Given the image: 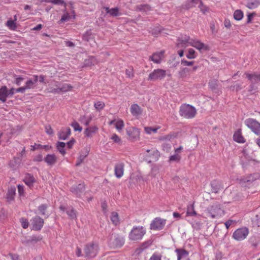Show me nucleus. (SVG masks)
Segmentation results:
<instances>
[{
    "label": "nucleus",
    "mask_w": 260,
    "mask_h": 260,
    "mask_svg": "<svg viewBox=\"0 0 260 260\" xmlns=\"http://www.w3.org/2000/svg\"><path fill=\"white\" fill-rule=\"evenodd\" d=\"M18 187V191L20 196H24V189L23 185L19 184L17 186Z\"/></svg>",
    "instance_id": "680f3d73"
},
{
    "label": "nucleus",
    "mask_w": 260,
    "mask_h": 260,
    "mask_svg": "<svg viewBox=\"0 0 260 260\" xmlns=\"http://www.w3.org/2000/svg\"><path fill=\"white\" fill-rule=\"evenodd\" d=\"M67 214L72 219L76 218V211L72 208L67 211Z\"/></svg>",
    "instance_id": "09e8293b"
},
{
    "label": "nucleus",
    "mask_w": 260,
    "mask_h": 260,
    "mask_svg": "<svg viewBox=\"0 0 260 260\" xmlns=\"http://www.w3.org/2000/svg\"><path fill=\"white\" fill-rule=\"evenodd\" d=\"M245 124L256 135L260 134V123L255 119L249 118L245 120Z\"/></svg>",
    "instance_id": "0eeeda50"
},
{
    "label": "nucleus",
    "mask_w": 260,
    "mask_h": 260,
    "mask_svg": "<svg viewBox=\"0 0 260 260\" xmlns=\"http://www.w3.org/2000/svg\"><path fill=\"white\" fill-rule=\"evenodd\" d=\"M71 135V129L67 127L62 129L58 134V138L61 140H66Z\"/></svg>",
    "instance_id": "393cba45"
},
{
    "label": "nucleus",
    "mask_w": 260,
    "mask_h": 260,
    "mask_svg": "<svg viewBox=\"0 0 260 260\" xmlns=\"http://www.w3.org/2000/svg\"><path fill=\"white\" fill-rule=\"evenodd\" d=\"M167 72L166 70L161 69H155L149 74L148 80L153 81L161 80L165 78Z\"/></svg>",
    "instance_id": "423d86ee"
},
{
    "label": "nucleus",
    "mask_w": 260,
    "mask_h": 260,
    "mask_svg": "<svg viewBox=\"0 0 260 260\" xmlns=\"http://www.w3.org/2000/svg\"><path fill=\"white\" fill-rule=\"evenodd\" d=\"M100 247L96 242H91L86 244L83 248L84 257L87 258H92L96 256Z\"/></svg>",
    "instance_id": "f257e3e1"
},
{
    "label": "nucleus",
    "mask_w": 260,
    "mask_h": 260,
    "mask_svg": "<svg viewBox=\"0 0 260 260\" xmlns=\"http://www.w3.org/2000/svg\"><path fill=\"white\" fill-rule=\"evenodd\" d=\"M65 146H66V143L64 142H58L56 144V148H57V150L62 155H64L66 153V152L64 150Z\"/></svg>",
    "instance_id": "e433bc0d"
},
{
    "label": "nucleus",
    "mask_w": 260,
    "mask_h": 260,
    "mask_svg": "<svg viewBox=\"0 0 260 260\" xmlns=\"http://www.w3.org/2000/svg\"><path fill=\"white\" fill-rule=\"evenodd\" d=\"M8 97L7 87L6 86H2L0 88V101L2 103H5Z\"/></svg>",
    "instance_id": "a878e982"
},
{
    "label": "nucleus",
    "mask_w": 260,
    "mask_h": 260,
    "mask_svg": "<svg viewBox=\"0 0 260 260\" xmlns=\"http://www.w3.org/2000/svg\"><path fill=\"white\" fill-rule=\"evenodd\" d=\"M6 26L11 30H15L17 28L16 22L12 20H9L7 21Z\"/></svg>",
    "instance_id": "a19ab883"
},
{
    "label": "nucleus",
    "mask_w": 260,
    "mask_h": 260,
    "mask_svg": "<svg viewBox=\"0 0 260 260\" xmlns=\"http://www.w3.org/2000/svg\"><path fill=\"white\" fill-rule=\"evenodd\" d=\"M189 45L194 47L199 51H201L202 50H209V47L207 45L196 39L190 38Z\"/></svg>",
    "instance_id": "9b49d317"
},
{
    "label": "nucleus",
    "mask_w": 260,
    "mask_h": 260,
    "mask_svg": "<svg viewBox=\"0 0 260 260\" xmlns=\"http://www.w3.org/2000/svg\"><path fill=\"white\" fill-rule=\"evenodd\" d=\"M45 132L49 135H51L53 134V130L50 125H46L45 127Z\"/></svg>",
    "instance_id": "13d9d810"
},
{
    "label": "nucleus",
    "mask_w": 260,
    "mask_h": 260,
    "mask_svg": "<svg viewBox=\"0 0 260 260\" xmlns=\"http://www.w3.org/2000/svg\"><path fill=\"white\" fill-rule=\"evenodd\" d=\"M20 222L21 223V225L23 229H27L29 225V222L28 220L25 218H21L20 219Z\"/></svg>",
    "instance_id": "3c124183"
},
{
    "label": "nucleus",
    "mask_w": 260,
    "mask_h": 260,
    "mask_svg": "<svg viewBox=\"0 0 260 260\" xmlns=\"http://www.w3.org/2000/svg\"><path fill=\"white\" fill-rule=\"evenodd\" d=\"M32 230L35 231H40L44 225V220L39 216H36L32 218L31 220Z\"/></svg>",
    "instance_id": "ddd939ff"
},
{
    "label": "nucleus",
    "mask_w": 260,
    "mask_h": 260,
    "mask_svg": "<svg viewBox=\"0 0 260 260\" xmlns=\"http://www.w3.org/2000/svg\"><path fill=\"white\" fill-rule=\"evenodd\" d=\"M189 72V69L187 68H183L180 72L179 74L182 77L185 76L186 74Z\"/></svg>",
    "instance_id": "e2e57ef3"
},
{
    "label": "nucleus",
    "mask_w": 260,
    "mask_h": 260,
    "mask_svg": "<svg viewBox=\"0 0 260 260\" xmlns=\"http://www.w3.org/2000/svg\"><path fill=\"white\" fill-rule=\"evenodd\" d=\"M16 194V188L15 187H10L9 188L7 193L6 199L7 201L11 202L14 199Z\"/></svg>",
    "instance_id": "c85d7f7f"
},
{
    "label": "nucleus",
    "mask_w": 260,
    "mask_h": 260,
    "mask_svg": "<svg viewBox=\"0 0 260 260\" xmlns=\"http://www.w3.org/2000/svg\"><path fill=\"white\" fill-rule=\"evenodd\" d=\"M166 223V219L160 217L155 218L150 225V228L152 230H161Z\"/></svg>",
    "instance_id": "1a4fd4ad"
},
{
    "label": "nucleus",
    "mask_w": 260,
    "mask_h": 260,
    "mask_svg": "<svg viewBox=\"0 0 260 260\" xmlns=\"http://www.w3.org/2000/svg\"><path fill=\"white\" fill-rule=\"evenodd\" d=\"M165 50L154 52L149 57V59L155 63H160L165 58Z\"/></svg>",
    "instance_id": "f8f14e48"
},
{
    "label": "nucleus",
    "mask_w": 260,
    "mask_h": 260,
    "mask_svg": "<svg viewBox=\"0 0 260 260\" xmlns=\"http://www.w3.org/2000/svg\"><path fill=\"white\" fill-rule=\"evenodd\" d=\"M181 116L187 119L194 118L197 114L196 109L189 104H183L180 107L179 111Z\"/></svg>",
    "instance_id": "f03ea898"
},
{
    "label": "nucleus",
    "mask_w": 260,
    "mask_h": 260,
    "mask_svg": "<svg viewBox=\"0 0 260 260\" xmlns=\"http://www.w3.org/2000/svg\"><path fill=\"white\" fill-rule=\"evenodd\" d=\"M99 128L96 125H92L87 127L84 131V134L85 137L91 138L93 135L98 133Z\"/></svg>",
    "instance_id": "a211bd4d"
},
{
    "label": "nucleus",
    "mask_w": 260,
    "mask_h": 260,
    "mask_svg": "<svg viewBox=\"0 0 260 260\" xmlns=\"http://www.w3.org/2000/svg\"><path fill=\"white\" fill-rule=\"evenodd\" d=\"M104 9L105 10L106 13L109 14L110 16L113 17H116L120 15L119 10L118 8H109V7H104Z\"/></svg>",
    "instance_id": "cd10ccee"
},
{
    "label": "nucleus",
    "mask_w": 260,
    "mask_h": 260,
    "mask_svg": "<svg viewBox=\"0 0 260 260\" xmlns=\"http://www.w3.org/2000/svg\"><path fill=\"white\" fill-rule=\"evenodd\" d=\"M109 125H112L114 124L115 125V127L116 129V130L119 132L120 133L124 126V123L123 120L120 118L118 119H115L114 120H112L110 121L109 122Z\"/></svg>",
    "instance_id": "2eb2a0df"
},
{
    "label": "nucleus",
    "mask_w": 260,
    "mask_h": 260,
    "mask_svg": "<svg viewBox=\"0 0 260 260\" xmlns=\"http://www.w3.org/2000/svg\"><path fill=\"white\" fill-rule=\"evenodd\" d=\"M84 188V186L82 184H79L76 187H72V191L77 194V196L80 195V192H81L82 190Z\"/></svg>",
    "instance_id": "37998d69"
},
{
    "label": "nucleus",
    "mask_w": 260,
    "mask_h": 260,
    "mask_svg": "<svg viewBox=\"0 0 260 260\" xmlns=\"http://www.w3.org/2000/svg\"><path fill=\"white\" fill-rule=\"evenodd\" d=\"M99 63V60L94 56H90L87 59L85 60V66L86 67H91L96 65Z\"/></svg>",
    "instance_id": "7c9ffc66"
},
{
    "label": "nucleus",
    "mask_w": 260,
    "mask_h": 260,
    "mask_svg": "<svg viewBox=\"0 0 260 260\" xmlns=\"http://www.w3.org/2000/svg\"><path fill=\"white\" fill-rule=\"evenodd\" d=\"M71 125L74 128L75 131L81 132L82 130V127H81L79 124L75 121L72 122Z\"/></svg>",
    "instance_id": "de8ad7c7"
},
{
    "label": "nucleus",
    "mask_w": 260,
    "mask_h": 260,
    "mask_svg": "<svg viewBox=\"0 0 260 260\" xmlns=\"http://www.w3.org/2000/svg\"><path fill=\"white\" fill-rule=\"evenodd\" d=\"M234 140L238 143H243L245 142V139L240 131L236 132L233 136Z\"/></svg>",
    "instance_id": "72a5a7b5"
},
{
    "label": "nucleus",
    "mask_w": 260,
    "mask_h": 260,
    "mask_svg": "<svg viewBox=\"0 0 260 260\" xmlns=\"http://www.w3.org/2000/svg\"><path fill=\"white\" fill-rule=\"evenodd\" d=\"M197 54L195 50L192 48H189L188 50V53L186 55V57L188 59H194L196 58Z\"/></svg>",
    "instance_id": "c03bdc74"
},
{
    "label": "nucleus",
    "mask_w": 260,
    "mask_h": 260,
    "mask_svg": "<svg viewBox=\"0 0 260 260\" xmlns=\"http://www.w3.org/2000/svg\"><path fill=\"white\" fill-rule=\"evenodd\" d=\"M186 214L190 216H196L197 215L196 211L194 210L193 204L187 206Z\"/></svg>",
    "instance_id": "c9c22d12"
},
{
    "label": "nucleus",
    "mask_w": 260,
    "mask_h": 260,
    "mask_svg": "<svg viewBox=\"0 0 260 260\" xmlns=\"http://www.w3.org/2000/svg\"><path fill=\"white\" fill-rule=\"evenodd\" d=\"M92 120L91 116H86L85 115L80 118V121L83 123L85 125L88 126Z\"/></svg>",
    "instance_id": "58836bf2"
},
{
    "label": "nucleus",
    "mask_w": 260,
    "mask_h": 260,
    "mask_svg": "<svg viewBox=\"0 0 260 260\" xmlns=\"http://www.w3.org/2000/svg\"><path fill=\"white\" fill-rule=\"evenodd\" d=\"M124 244L122 239L118 237L116 235L112 234L109 241V245L111 248L117 249L121 247Z\"/></svg>",
    "instance_id": "9d476101"
},
{
    "label": "nucleus",
    "mask_w": 260,
    "mask_h": 260,
    "mask_svg": "<svg viewBox=\"0 0 260 260\" xmlns=\"http://www.w3.org/2000/svg\"><path fill=\"white\" fill-rule=\"evenodd\" d=\"M200 1V0H188V5L186 6V8L189 9L191 7H194Z\"/></svg>",
    "instance_id": "864d4df0"
},
{
    "label": "nucleus",
    "mask_w": 260,
    "mask_h": 260,
    "mask_svg": "<svg viewBox=\"0 0 260 260\" xmlns=\"http://www.w3.org/2000/svg\"><path fill=\"white\" fill-rule=\"evenodd\" d=\"M159 126H157L154 127L150 126H145L144 127V132L147 135H151L152 134H156L157 131L160 129Z\"/></svg>",
    "instance_id": "473e14b6"
},
{
    "label": "nucleus",
    "mask_w": 260,
    "mask_h": 260,
    "mask_svg": "<svg viewBox=\"0 0 260 260\" xmlns=\"http://www.w3.org/2000/svg\"><path fill=\"white\" fill-rule=\"evenodd\" d=\"M146 232V229L143 226H134L129 233L128 238L133 241L141 240Z\"/></svg>",
    "instance_id": "7ed1b4c3"
},
{
    "label": "nucleus",
    "mask_w": 260,
    "mask_h": 260,
    "mask_svg": "<svg viewBox=\"0 0 260 260\" xmlns=\"http://www.w3.org/2000/svg\"><path fill=\"white\" fill-rule=\"evenodd\" d=\"M15 77V83L17 85H20L22 82V81H23V78L20 77V76H16L15 75L14 76Z\"/></svg>",
    "instance_id": "bf43d9fd"
},
{
    "label": "nucleus",
    "mask_w": 260,
    "mask_h": 260,
    "mask_svg": "<svg viewBox=\"0 0 260 260\" xmlns=\"http://www.w3.org/2000/svg\"><path fill=\"white\" fill-rule=\"evenodd\" d=\"M42 239V237L41 236H32L30 238V242H38Z\"/></svg>",
    "instance_id": "4d7b16f0"
},
{
    "label": "nucleus",
    "mask_w": 260,
    "mask_h": 260,
    "mask_svg": "<svg viewBox=\"0 0 260 260\" xmlns=\"http://www.w3.org/2000/svg\"><path fill=\"white\" fill-rule=\"evenodd\" d=\"M110 220L114 225H117L119 223V218L118 214L116 212H112L110 215Z\"/></svg>",
    "instance_id": "f704fd0d"
},
{
    "label": "nucleus",
    "mask_w": 260,
    "mask_h": 260,
    "mask_svg": "<svg viewBox=\"0 0 260 260\" xmlns=\"http://www.w3.org/2000/svg\"><path fill=\"white\" fill-rule=\"evenodd\" d=\"M183 149L182 146H180L179 148L175 150V154L171 155L169 157L170 161H177L178 162L181 159V156L179 155L181 150Z\"/></svg>",
    "instance_id": "5701e85b"
},
{
    "label": "nucleus",
    "mask_w": 260,
    "mask_h": 260,
    "mask_svg": "<svg viewBox=\"0 0 260 260\" xmlns=\"http://www.w3.org/2000/svg\"><path fill=\"white\" fill-rule=\"evenodd\" d=\"M48 2L54 4H63L65 7L66 6V3L62 0H50Z\"/></svg>",
    "instance_id": "0e129e2a"
},
{
    "label": "nucleus",
    "mask_w": 260,
    "mask_h": 260,
    "mask_svg": "<svg viewBox=\"0 0 260 260\" xmlns=\"http://www.w3.org/2000/svg\"><path fill=\"white\" fill-rule=\"evenodd\" d=\"M38 81V76L34 75L33 78H29L25 82L24 86L26 90L34 88L35 87V85Z\"/></svg>",
    "instance_id": "6ab92c4d"
},
{
    "label": "nucleus",
    "mask_w": 260,
    "mask_h": 260,
    "mask_svg": "<svg viewBox=\"0 0 260 260\" xmlns=\"http://www.w3.org/2000/svg\"><path fill=\"white\" fill-rule=\"evenodd\" d=\"M146 151L148 153L151 152L150 154L152 155V158L154 160H157L160 156L159 152L156 149H148L146 150Z\"/></svg>",
    "instance_id": "4c0bfd02"
},
{
    "label": "nucleus",
    "mask_w": 260,
    "mask_h": 260,
    "mask_svg": "<svg viewBox=\"0 0 260 260\" xmlns=\"http://www.w3.org/2000/svg\"><path fill=\"white\" fill-rule=\"evenodd\" d=\"M94 106L97 110L100 111L104 109L105 106V104L103 102L98 101L94 103Z\"/></svg>",
    "instance_id": "a18cd8bd"
},
{
    "label": "nucleus",
    "mask_w": 260,
    "mask_h": 260,
    "mask_svg": "<svg viewBox=\"0 0 260 260\" xmlns=\"http://www.w3.org/2000/svg\"><path fill=\"white\" fill-rule=\"evenodd\" d=\"M224 214L220 205L215 204L210 206L207 211V215L212 218H219Z\"/></svg>",
    "instance_id": "20e7f679"
},
{
    "label": "nucleus",
    "mask_w": 260,
    "mask_h": 260,
    "mask_svg": "<svg viewBox=\"0 0 260 260\" xmlns=\"http://www.w3.org/2000/svg\"><path fill=\"white\" fill-rule=\"evenodd\" d=\"M89 153V149L88 148H85L80 152V155L77 158L76 166H79L88 155Z\"/></svg>",
    "instance_id": "4be33fe9"
},
{
    "label": "nucleus",
    "mask_w": 260,
    "mask_h": 260,
    "mask_svg": "<svg viewBox=\"0 0 260 260\" xmlns=\"http://www.w3.org/2000/svg\"><path fill=\"white\" fill-rule=\"evenodd\" d=\"M24 183L29 187H31L34 185V183L36 182V180L33 175L30 174H27L23 180Z\"/></svg>",
    "instance_id": "b1692460"
},
{
    "label": "nucleus",
    "mask_w": 260,
    "mask_h": 260,
    "mask_svg": "<svg viewBox=\"0 0 260 260\" xmlns=\"http://www.w3.org/2000/svg\"><path fill=\"white\" fill-rule=\"evenodd\" d=\"M43 160L48 165L53 166L57 162V157L54 154H48Z\"/></svg>",
    "instance_id": "aec40b11"
},
{
    "label": "nucleus",
    "mask_w": 260,
    "mask_h": 260,
    "mask_svg": "<svg viewBox=\"0 0 260 260\" xmlns=\"http://www.w3.org/2000/svg\"><path fill=\"white\" fill-rule=\"evenodd\" d=\"M126 132L131 141H136L140 139V131L135 127H128L126 129Z\"/></svg>",
    "instance_id": "6e6552de"
},
{
    "label": "nucleus",
    "mask_w": 260,
    "mask_h": 260,
    "mask_svg": "<svg viewBox=\"0 0 260 260\" xmlns=\"http://www.w3.org/2000/svg\"><path fill=\"white\" fill-rule=\"evenodd\" d=\"M246 77L250 80L252 83H255L260 82V74H249L245 73Z\"/></svg>",
    "instance_id": "c756f323"
},
{
    "label": "nucleus",
    "mask_w": 260,
    "mask_h": 260,
    "mask_svg": "<svg viewBox=\"0 0 260 260\" xmlns=\"http://www.w3.org/2000/svg\"><path fill=\"white\" fill-rule=\"evenodd\" d=\"M249 234L248 228L243 226L235 230L232 235V238L238 241H241L245 239Z\"/></svg>",
    "instance_id": "39448f33"
},
{
    "label": "nucleus",
    "mask_w": 260,
    "mask_h": 260,
    "mask_svg": "<svg viewBox=\"0 0 260 260\" xmlns=\"http://www.w3.org/2000/svg\"><path fill=\"white\" fill-rule=\"evenodd\" d=\"M177 254V259L178 260H181L182 258H186L188 257V252L182 248L179 249H176L175 250Z\"/></svg>",
    "instance_id": "bb28decb"
},
{
    "label": "nucleus",
    "mask_w": 260,
    "mask_h": 260,
    "mask_svg": "<svg viewBox=\"0 0 260 260\" xmlns=\"http://www.w3.org/2000/svg\"><path fill=\"white\" fill-rule=\"evenodd\" d=\"M125 75L129 78H133L134 77V69L132 67H129L125 70Z\"/></svg>",
    "instance_id": "49530a36"
},
{
    "label": "nucleus",
    "mask_w": 260,
    "mask_h": 260,
    "mask_svg": "<svg viewBox=\"0 0 260 260\" xmlns=\"http://www.w3.org/2000/svg\"><path fill=\"white\" fill-rule=\"evenodd\" d=\"M211 190L213 192L217 193L220 189V184L216 181H213L211 183Z\"/></svg>",
    "instance_id": "ea45409f"
},
{
    "label": "nucleus",
    "mask_w": 260,
    "mask_h": 260,
    "mask_svg": "<svg viewBox=\"0 0 260 260\" xmlns=\"http://www.w3.org/2000/svg\"><path fill=\"white\" fill-rule=\"evenodd\" d=\"M130 112L134 116L137 117L142 114V110L138 104H134L131 106Z\"/></svg>",
    "instance_id": "412c9836"
},
{
    "label": "nucleus",
    "mask_w": 260,
    "mask_h": 260,
    "mask_svg": "<svg viewBox=\"0 0 260 260\" xmlns=\"http://www.w3.org/2000/svg\"><path fill=\"white\" fill-rule=\"evenodd\" d=\"M199 8L200 9V10L204 14H206V13L209 12L208 7L204 5L202 2H200V5L199 6Z\"/></svg>",
    "instance_id": "5fc2aeb1"
},
{
    "label": "nucleus",
    "mask_w": 260,
    "mask_h": 260,
    "mask_svg": "<svg viewBox=\"0 0 260 260\" xmlns=\"http://www.w3.org/2000/svg\"><path fill=\"white\" fill-rule=\"evenodd\" d=\"M256 15L255 12H253L247 15V23H250L251 22L252 19L253 18V17Z\"/></svg>",
    "instance_id": "338daca9"
},
{
    "label": "nucleus",
    "mask_w": 260,
    "mask_h": 260,
    "mask_svg": "<svg viewBox=\"0 0 260 260\" xmlns=\"http://www.w3.org/2000/svg\"><path fill=\"white\" fill-rule=\"evenodd\" d=\"M124 165L122 162H119L115 165L114 167V173L116 177L118 178H121L124 174Z\"/></svg>",
    "instance_id": "f3484780"
},
{
    "label": "nucleus",
    "mask_w": 260,
    "mask_h": 260,
    "mask_svg": "<svg viewBox=\"0 0 260 260\" xmlns=\"http://www.w3.org/2000/svg\"><path fill=\"white\" fill-rule=\"evenodd\" d=\"M190 38L189 36H185L184 37L179 38L177 39L176 46L178 48H186L189 45Z\"/></svg>",
    "instance_id": "4468645a"
},
{
    "label": "nucleus",
    "mask_w": 260,
    "mask_h": 260,
    "mask_svg": "<svg viewBox=\"0 0 260 260\" xmlns=\"http://www.w3.org/2000/svg\"><path fill=\"white\" fill-rule=\"evenodd\" d=\"M43 155L41 154L37 155L34 158V161L40 162L43 160Z\"/></svg>",
    "instance_id": "774afa93"
},
{
    "label": "nucleus",
    "mask_w": 260,
    "mask_h": 260,
    "mask_svg": "<svg viewBox=\"0 0 260 260\" xmlns=\"http://www.w3.org/2000/svg\"><path fill=\"white\" fill-rule=\"evenodd\" d=\"M73 87L71 85L69 84H64L61 86L60 88H58L56 89H54V91H51V92H66L71 90L72 89Z\"/></svg>",
    "instance_id": "2f4dec72"
},
{
    "label": "nucleus",
    "mask_w": 260,
    "mask_h": 260,
    "mask_svg": "<svg viewBox=\"0 0 260 260\" xmlns=\"http://www.w3.org/2000/svg\"><path fill=\"white\" fill-rule=\"evenodd\" d=\"M243 17V13L240 10H237L234 13V18L236 20H241Z\"/></svg>",
    "instance_id": "79ce46f5"
},
{
    "label": "nucleus",
    "mask_w": 260,
    "mask_h": 260,
    "mask_svg": "<svg viewBox=\"0 0 260 260\" xmlns=\"http://www.w3.org/2000/svg\"><path fill=\"white\" fill-rule=\"evenodd\" d=\"M48 207V206L47 205H41L39 207V211H40V213L43 215H44L45 214V211Z\"/></svg>",
    "instance_id": "6e6d98bb"
},
{
    "label": "nucleus",
    "mask_w": 260,
    "mask_h": 260,
    "mask_svg": "<svg viewBox=\"0 0 260 260\" xmlns=\"http://www.w3.org/2000/svg\"><path fill=\"white\" fill-rule=\"evenodd\" d=\"M259 5V3L257 1L253 2H249L247 4L246 7L250 9H253L257 8Z\"/></svg>",
    "instance_id": "8fccbe9b"
},
{
    "label": "nucleus",
    "mask_w": 260,
    "mask_h": 260,
    "mask_svg": "<svg viewBox=\"0 0 260 260\" xmlns=\"http://www.w3.org/2000/svg\"><path fill=\"white\" fill-rule=\"evenodd\" d=\"M72 18H75V13L73 8H72L70 13L67 12L66 10L63 11V14L59 21V23L69 21Z\"/></svg>",
    "instance_id": "dca6fc26"
},
{
    "label": "nucleus",
    "mask_w": 260,
    "mask_h": 260,
    "mask_svg": "<svg viewBox=\"0 0 260 260\" xmlns=\"http://www.w3.org/2000/svg\"><path fill=\"white\" fill-rule=\"evenodd\" d=\"M111 139L115 143L117 144L121 143V140L120 138L116 134H113L111 137Z\"/></svg>",
    "instance_id": "603ef678"
},
{
    "label": "nucleus",
    "mask_w": 260,
    "mask_h": 260,
    "mask_svg": "<svg viewBox=\"0 0 260 260\" xmlns=\"http://www.w3.org/2000/svg\"><path fill=\"white\" fill-rule=\"evenodd\" d=\"M149 260H161V256L156 253H154L150 257Z\"/></svg>",
    "instance_id": "052dcab7"
},
{
    "label": "nucleus",
    "mask_w": 260,
    "mask_h": 260,
    "mask_svg": "<svg viewBox=\"0 0 260 260\" xmlns=\"http://www.w3.org/2000/svg\"><path fill=\"white\" fill-rule=\"evenodd\" d=\"M16 89H15L14 88H11L10 89H9L7 88V92H8V96L9 97L12 96L15 94V93L16 92Z\"/></svg>",
    "instance_id": "69168bd1"
}]
</instances>
